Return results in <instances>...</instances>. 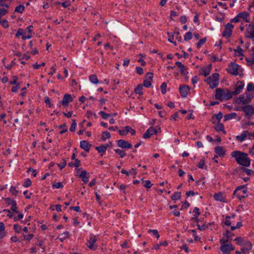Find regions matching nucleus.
Wrapping results in <instances>:
<instances>
[{"label":"nucleus","mask_w":254,"mask_h":254,"mask_svg":"<svg viewBox=\"0 0 254 254\" xmlns=\"http://www.w3.org/2000/svg\"><path fill=\"white\" fill-rule=\"evenodd\" d=\"M232 157H234L237 162L245 167H248L250 165V159L248 157V154L246 153L235 151L232 152Z\"/></svg>","instance_id":"obj_1"},{"label":"nucleus","mask_w":254,"mask_h":254,"mask_svg":"<svg viewBox=\"0 0 254 254\" xmlns=\"http://www.w3.org/2000/svg\"><path fill=\"white\" fill-rule=\"evenodd\" d=\"M219 74L218 73H213L207 78L205 81L209 85L210 88L213 89L218 85Z\"/></svg>","instance_id":"obj_2"},{"label":"nucleus","mask_w":254,"mask_h":254,"mask_svg":"<svg viewBox=\"0 0 254 254\" xmlns=\"http://www.w3.org/2000/svg\"><path fill=\"white\" fill-rule=\"evenodd\" d=\"M247 192V190L246 189L245 186H240L236 189L234 191L233 194L239 200H241L242 198L246 197L245 194H246Z\"/></svg>","instance_id":"obj_3"},{"label":"nucleus","mask_w":254,"mask_h":254,"mask_svg":"<svg viewBox=\"0 0 254 254\" xmlns=\"http://www.w3.org/2000/svg\"><path fill=\"white\" fill-rule=\"evenodd\" d=\"M234 28V26L230 23H228L225 26L224 31L222 33V36L224 37H226V38H229L231 37L232 33V30Z\"/></svg>","instance_id":"obj_4"},{"label":"nucleus","mask_w":254,"mask_h":254,"mask_svg":"<svg viewBox=\"0 0 254 254\" xmlns=\"http://www.w3.org/2000/svg\"><path fill=\"white\" fill-rule=\"evenodd\" d=\"M238 64H234L233 63H231L229 64V66L227 68V71L229 73L231 74L234 75H237L238 74Z\"/></svg>","instance_id":"obj_5"},{"label":"nucleus","mask_w":254,"mask_h":254,"mask_svg":"<svg viewBox=\"0 0 254 254\" xmlns=\"http://www.w3.org/2000/svg\"><path fill=\"white\" fill-rule=\"evenodd\" d=\"M117 145L123 149H129L132 147V145L128 141L124 139H120L117 141Z\"/></svg>","instance_id":"obj_6"},{"label":"nucleus","mask_w":254,"mask_h":254,"mask_svg":"<svg viewBox=\"0 0 254 254\" xmlns=\"http://www.w3.org/2000/svg\"><path fill=\"white\" fill-rule=\"evenodd\" d=\"M241 109L246 115L252 116L254 114V108L251 105H246L242 107Z\"/></svg>","instance_id":"obj_7"},{"label":"nucleus","mask_w":254,"mask_h":254,"mask_svg":"<svg viewBox=\"0 0 254 254\" xmlns=\"http://www.w3.org/2000/svg\"><path fill=\"white\" fill-rule=\"evenodd\" d=\"M72 100L73 99L71 95L66 93L64 94L63 100L60 102V103H61L63 106L66 107L68 106V103L72 102Z\"/></svg>","instance_id":"obj_8"},{"label":"nucleus","mask_w":254,"mask_h":254,"mask_svg":"<svg viewBox=\"0 0 254 254\" xmlns=\"http://www.w3.org/2000/svg\"><path fill=\"white\" fill-rule=\"evenodd\" d=\"M20 36H22V39L23 40L29 39L32 37V35L31 34H29L28 35H26V33L22 28L18 29L15 35V36L17 37H19Z\"/></svg>","instance_id":"obj_9"},{"label":"nucleus","mask_w":254,"mask_h":254,"mask_svg":"<svg viewBox=\"0 0 254 254\" xmlns=\"http://www.w3.org/2000/svg\"><path fill=\"white\" fill-rule=\"evenodd\" d=\"M190 89V87L188 85H181L179 87V92L182 97L183 98L186 97Z\"/></svg>","instance_id":"obj_10"},{"label":"nucleus","mask_w":254,"mask_h":254,"mask_svg":"<svg viewBox=\"0 0 254 254\" xmlns=\"http://www.w3.org/2000/svg\"><path fill=\"white\" fill-rule=\"evenodd\" d=\"M157 132V131L156 129L154 128L153 127H151L146 131L145 133L143 135V137L145 139L149 138L153 134H156Z\"/></svg>","instance_id":"obj_11"},{"label":"nucleus","mask_w":254,"mask_h":254,"mask_svg":"<svg viewBox=\"0 0 254 254\" xmlns=\"http://www.w3.org/2000/svg\"><path fill=\"white\" fill-rule=\"evenodd\" d=\"M252 136V134L248 131V130H245L240 135H237L236 136V139L237 141L242 142L246 139L247 136Z\"/></svg>","instance_id":"obj_12"},{"label":"nucleus","mask_w":254,"mask_h":254,"mask_svg":"<svg viewBox=\"0 0 254 254\" xmlns=\"http://www.w3.org/2000/svg\"><path fill=\"white\" fill-rule=\"evenodd\" d=\"M252 97L245 98L244 95H241L236 102L238 103H242L243 104L246 105L251 102Z\"/></svg>","instance_id":"obj_13"},{"label":"nucleus","mask_w":254,"mask_h":254,"mask_svg":"<svg viewBox=\"0 0 254 254\" xmlns=\"http://www.w3.org/2000/svg\"><path fill=\"white\" fill-rule=\"evenodd\" d=\"M211 69V64H210L205 67L201 68L199 70V74L203 75L204 77H206L210 74Z\"/></svg>","instance_id":"obj_14"},{"label":"nucleus","mask_w":254,"mask_h":254,"mask_svg":"<svg viewBox=\"0 0 254 254\" xmlns=\"http://www.w3.org/2000/svg\"><path fill=\"white\" fill-rule=\"evenodd\" d=\"M175 64L180 68L181 73L183 75L186 76L188 74V71H186V67L181 62H176Z\"/></svg>","instance_id":"obj_15"},{"label":"nucleus","mask_w":254,"mask_h":254,"mask_svg":"<svg viewBox=\"0 0 254 254\" xmlns=\"http://www.w3.org/2000/svg\"><path fill=\"white\" fill-rule=\"evenodd\" d=\"M92 145L86 140H82L80 142V147L85 151L88 152Z\"/></svg>","instance_id":"obj_16"},{"label":"nucleus","mask_w":254,"mask_h":254,"mask_svg":"<svg viewBox=\"0 0 254 254\" xmlns=\"http://www.w3.org/2000/svg\"><path fill=\"white\" fill-rule=\"evenodd\" d=\"M215 152L220 157H223L225 155L226 150L220 146H216L214 148Z\"/></svg>","instance_id":"obj_17"},{"label":"nucleus","mask_w":254,"mask_h":254,"mask_svg":"<svg viewBox=\"0 0 254 254\" xmlns=\"http://www.w3.org/2000/svg\"><path fill=\"white\" fill-rule=\"evenodd\" d=\"M244 86V83L243 81H238L237 86H236L235 90L233 91L234 95H237L239 94L243 90Z\"/></svg>","instance_id":"obj_18"},{"label":"nucleus","mask_w":254,"mask_h":254,"mask_svg":"<svg viewBox=\"0 0 254 254\" xmlns=\"http://www.w3.org/2000/svg\"><path fill=\"white\" fill-rule=\"evenodd\" d=\"M247 36L249 38H254V24H250L247 30Z\"/></svg>","instance_id":"obj_19"},{"label":"nucleus","mask_w":254,"mask_h":254,"mask_svg":"<svg viewBox=\"0 0 254 254\" xmlns=\"http://www.w3.org/2000/svg\"><path fill=\"white\" fill-rule=\"evenodd\" d=\"M79 176L80 178H81L82 181L85 184L88 182V180L90 177L89 173L86 172L85 170L82 171Z\"/></svg>","instance_id":"obj_20"},{"label":"nucleus","mask_w":254,"mask_h":254,"mask_svg":"<svg viewBox=\"0 0 254 254\" xmlns=\"http://www.w3.org/2000/svg\"><path fill=\"white\" fill-rule=\"evenodd\" d=\"M215 98L217 100L222 101L223 100L224 91L221 88H217L215 90Z\"/></svg>","instance_id":"obj_21"},{"label":"nucleus","mask_w":254,"mask_h":254,"mask_svg":"<svg viewBox=\"0 0 254 254\" xmlns=\"http://www.w3.org/2000/svg\"><path fill=\"white\" fill-rule=\"evenodd\" d=\"M238 15H240L239 16L241 21H245L249 22L248 18L249 17V14L247 12H243L238 14Z\"/></svg>","instance_id":"obj_22"},{"label":"nucleus","mask_w":254,"mask_h":254,"mask_svg":"<svg viewBox=\"0 0 254 254\" xmlns=\"http://www.w3.org/2000/svg\"><path fill=\"white\" fill-rule=\"evenodd\" d=\"M109 147V144L102 145L100 146H96L95 149L100 153L103 154ZM102 155V154H101Z\"/></svg>","instance_id":"obj_23"},{"label":"nucleus","mask_w":254,"mask_h":254,"mask_svg":"<svg viewBox=\"0 0 254 254\" xmlns=\"http://www.w3.org/2000/svg\"><path fill=\"white\" fill-rule=\"evenodd\" d=\"M96 241V237L94 236H91L89 239V240L88 241V242L90 244V245L88 247L91 249V250H95L96 247L94 246V244Z\"/></svg>","instance_id":"obj_24"},{"label":"nucleus","mask_w":254,"mask_h":254,"mask_svg":"<svg viewBox=\"0 0 254 254\" xmlns=\"http://www.w3.org/2000/svg\"><path fill=\"white\" fill-rule=\"evenodd\" d=\"M233 95H235L233 94V91H230L228 90H227L226 92L224 91L223 100H229L232 98Z\"/></svg>","instance_id":"obj_25"},{"label":"nucleus","mask_w":254,"mask_h":254,"mask_svg":"<svg viewBox=\"0 0 254 254\" xmlns=\"http://www.w3.org/2000/svg\"><path fill=\"white\" fill-rule=\"evenodd\" d=\"M214 129L217 131H222L224 134H226V132L224 129V126L223 124L218 123V124L214 127Z\"/></svg>","instance_id":"obj_26"},{"label":"nucleus","mask_w":254,"mask_h":254,"mask_svg":"<svg viewBox=\"0 0 254 254\" xmlns=\"http://www.w3.org/2000/svg\"><path fill=\"white\" fill-rule=\"evenodd\" d=\"M5 226L3 222H0V239H2L6 235Z\"/></svg>","instance_id":"obj_27"},{"label":"nucleus","mask_w":254,"mask_h":254,"mask_svg":"<svg viewBox=\"0 0 254 254\" xmlns=\"http://www.w3.org/2000/svg\"><path fill=\"white\" fill-rule=\"evenodd\" d=\"M70 235L68 232H64V233L60 235L58 238L61 242H63L64 240L68 238Z\"/></svg>","instance_id":"obj_28"},{"label":"nucleus","mask_w":254,"mask_h":254,"mask_svg":"<svg viewBox=\"0 0 254 254\" xmlns=\"http://www.w3.org/2000/svg\"><path fill=\"white\" fill-rule=\"evenodd\" d=\"M193 212L195 214L193 215V217H192V219H196V221L198 222V217L200 214V212H199V208L196 207H194Z\"/></svg>","instance_id":"obj_29"},{"label":"nucleus","mask_w":254,"mask_h":254,"mask_svg":"<svg viewBox=\"0 0 254 254\" xmlns=\"http://www.w3.org/2000/svg\"><path fill=\"white\" fill-rule=\"evenodd\" d=\"M237 116V114L235 113H231L229 114L225 115L224 116V120L228 121L234 118H235Z\"/></svg>","instance_id":"obj_30"},{"label":"nucleus","mask_w":254,"mask_h":254,"mask_svg":"<svg viewBox=\"0 0 254 254\" xmlns=\"http://www.w3.org/2000/svg\"><path fill=\"white\" fill-rule=\"evenodd\" d=\"M143 85L141 84H138L134 89V92L136 94H138L139 95H143L142 92Z\"/></svg>","instance_id":"obj_31"},{"label":"nucleus","mask_w":254,"mask_h":254,"mask_svg":"<svg viewBox=\"0 0 254 254\" xmlns=\"http://www.w3.org/2000/svg\"><path fill=\"white\" fill-rule=\"evenodd\" d=\"M220 249L223 253L230 254V253L228 245L221 246Z\"/></svg>","instance_id":"obj_32"},{"label":"nucleus","mask_w":254,"mask_h":254,"mask_svg":"<svg viewBox=\"0 0 254 254\" xmlns=\"http://www.w3.org/2000/svg\"><path fill=\"white\" fill-rule=\"evenodd\" d=\"M181 192H174V194L171 196V199L173 200H177L181 198Z\"/></svg>","instance_id":"obj_33"},{"label":"nucleus","mask_w":254,"mask_h":254,"mask_svg":"<svg viewBox=\"0 0 254 254\" xmlns=\"http://www.w3.org/2000/svg\"><path fill=\"white\" fill-rule=\"evenodd\" d=\"M243 246L247 251H250L252 248V243L248 241H245Z\"/></svg>","instance_id":"obj_34"},{"label":"nucleus","mask_w":254,"mask_h":254,"mask_svg":"<svg viewBox=\"0 0 254 254\" xmlns=\"http://www.w3.org/2000/svg\"><path fill=\"white\" fill-rule=\"evenodd\" d=\"M89 80L92 83L94 84H97L99 82L97 76L95 74L90 75L89 77Z\"/></svg>","instance_id":"obj_35"},{"label":"nucleus","mask_w":254,"mask_h":254,"mask_svg":"<svg viewBox=\"0 0 254 254\" xmlns=\"http://www.w3.org/2000/svg\"><path fill=\"white\" fill-rule=\"evenodd\" d=\"M214 198L217 201H223V197L222 194L220 192L218 193H215L214 195Z\"/></svg>","instance_id":"obj_36"},{"label":"nucleus","mask_w":254,"mask_h":254,"mask_svg":"<svg viewBox=\"0 0 254 254\" xmlns=\"http://www.w3.org/2000/svg\"><path fill=\"white\" fill-rule=\"evenodd\" d=\"M24 6L22 4H19L16 7L15 12L21 13L24 10Z\"/></svg>","instance_id":"obj_37"},{"label":"nucleus","mask_w":254,"mask_h":254,"mask_svg":"<svg viewBox=\"0 0 254 254\" xmlns=\"http://www.w3.org/2000/svg\"><path fill=\"white\" fill-rule=\"evenodd\" d=\"M110 133L108 131H104L102 133L101 139L102 140H105L107 138H110Z\"/></svg>","instance_id":"obj_38"},{"label":"nucleus","mask_w":254,"mask_h":254,"mask_svg":"<svg viewBox=\"0 0 254 254\" xmlns=\"http://www.w3.org/2000/svg\"><path fill=\"white\" fill-rule=\"evenodd\" d=\"M115 151L116 153L119 154V155H120V157L121 158H123L126 155V153L124 150L116 149H115Z\"/></svg>","instance_id":"obj_39"},{"label":"nucleus","mask_w":254,"mask_h":254,"mask_svg":"<svg viewBox=\"0 0 254 254\" xmlns=\"http://www.w3.org/2000/svg\"><path fill=\"white\" fill-rule=\"evenodd\" d=\"M224 235L226 236V237L228 239V240L232 241V237L234 236V234L232 232H231L228 230H227L226 231V234H224Z\"/></svg>","instance_id":"obj_40"},{"label":"nucleus","mask_w":254,"mask_h":254,"mask_svg":"<svg viewBox=\"0 0 254 254\" xmlns=\"http://www.w3.org/2000/svg\"><path fill=\"white\" fill-rule=\"evenodd\" d=\"M99 115H101V116L102 117V118L104 119H108L109 117H112V114H107V113H106L105 112H104V111H100L99 113Z\"/></svg>","instance_id":"obj_41"},{"label":"nucleus","mask_w":254,"mask_h":254,"mask_svg":"<svg viewBox=\"0 0 254 254\" xmlns=\"http://www.w3.org/2000/svg\"><path fill=\"white\" fill-rule=\"evenodd\" d=\"M206 38H204L199 40L196 44L197 48H200L206 42Z\"/></svg>","instance_id":"obj_42"},{"label":"nucleus","mask_w":254,"mask_h":254,"mask_svg":"<svg viewBox=\"0 0 254 254\" xmlns=\"http://www.w3.org/2000/svg\"><path fill=\"white\" fill-rule=\"evenodd\" d=\"M234 241H236L237 244L240 246L243 245L245 241H244L243 239L240 237H237L234 239Z\"/></svg>","instance_id":"obj_43"},{"label":"nucleus","mask_w":254,"mask_h":254,"mask_svg":"<svg viewBox=\"0 0 254 254\" xmlns=\"http://www.w3.org/2000/svg\"><path fill=\"white\" fill-rule=\"evenodd\" d=\"M192 38V33L191 32L189 31L186 33L184 36V40L186 41H187Z\"/></svg>","instance_id":"obj_44"},{"label":"nucleus","mask_w":254,"mask_h":254,"mask_svg":"<svg viewBox=\"0 0 254 254\" xmlns=\"http://www.w3.org/2000/svg\"><path fill=\"white\" fill-rule=\"evenodd\" d=\"M125 128L127 129V133L130 132L132 135H134L135 134V130L134 129H132L129 126H126Z\"/></svg>","instance_id":"obj_45"},{"label":"nucleus","mask_w":254,"mask_h":254,"mask_svg":"<svg viewBox=\"0 0 254 254\" xmlns=\"http://www.w3.org/2000/svg\"><path fill=\"white\" fill-rule=\"evenodd\" d=\"M31 181L30 179H26L23 183V186L25 188H28L31 185Z\"/></svg>","instance_id":"obj_46"},{"label":"nucleus","mask_w":254,"mask_h":254,"mask_svg":"<svg viewBox=\"0 0 254 254\" xmlns=\"http://www.w3.org/2000/svg\"><path fill=\"white\" fill-rule=\"evenodd\" d=\"M160 88L162 93L165 94L166 93L167 84L165 82L162 83Z\"/></svg>","instance_id":"obj_47"},{"label":"nucleus","mask_w":254,"mask_h":254,"mask_svg":"<svg viewBox=\"0 0 254 254\" xmlns=\"http://www.w3.org/2000/svg\"><path fill=\"white\" fill-rule=\"evenodd\" d=\"M148 233H152V235L155 236H156V237L157 238V239H158L159 237H160V235L158 234V231L157 230L149 229L148 231Z\"/></svg>","instance_id":"obj_48"},{"label":"nucleus","mask_w":254,"mask_h":254,"mask_svg":"<svg viewBox=\"0 0 254 254\" xmlns=\"http://www.w3.org/2000/svg\"><path fill=\"white\" fill-rule=\"evenodd\" d=\"M230 242L231 241L228 240L227 238L226 239L222 238L220 239L219 241L221 246L228 245L227 243Z\"/></svg>","instance_id":"obj_49"},{"label":"nucleus","mask_w":254,"mask_h":254,"mask_svg":"<svg viewBox=\"0 0 254 254\" xmlns=\"http://www.w3.org/2000/svg\"><path fill=\"white\" fill-rule=\"evenodd\" d=\"M59 128H61L62 130L60 132V134H63L67 131V129L66 128L65 124H64L63 125H61L59 126Z\"/></svg>","instance_id":"obj_50"},{"label":"nucleus","mask_w":254,"mask_h":254,"mask_svg":"<svg viewBox=\"0 0 254 254\" xmlns=\"http://www.w3.org/2000/svg\"><path fill=\"white\" fill-rule=\"evenodd\" d=\"M13 229L16 233H20L22 230L21 227L17 224H15L13 225Z\"/></svg>","instance_id":"obj_51"},{"label":"nucleus","mask_w":254,"mask_h":254,"mask_svg":"<svg viewBox=\"0 0 254 254\" xmlns=\"http://www.w3.org/2000/svg\"><path fill=\"white\" fill-rule=\"evenodd\" d=\"M52 186L54 188L56 189L63 188L64 187V185L62 184L61 182L54 183L53 184Z\"/></svg>","instance_id":"obj_52"},{"label":"nucleus","mask_w":254,"mask_h":254,"mask_svg":"<svg viewBox=\"0 0 254 254\" xmlns=\"http://www.w3.org/2000/svg\"><path fill=\"white\" fill-rule=\"evenodd\" d=\"M8 12V10L5 8H1L0 7V19Z\"/></svg>","instance_id":"obj_53"},{"label":"nucleus","mask_w":254,"mask_h":254,"mask_svg":"<svg viewBox=\"0 0 254 254\" xmlns=\"http://www.w3.org/2000/svg\"><path fill=\"white\" fill-rule=\"evenodd\" d=\"M76 126V123L75 120H72V125L69 128V130L71 132H73L75 130Z\"/></svg>","instance_id":"obj_54"},{"label":"nucleus","mask_w":254,"mask_h":254,"mask_svg":"<svg viewBox=\"0 0 254 254\" xmlns=\"http://www.w3.org/2000/svg\"><path fill=\"white\" fill-rule=\"evenodd\" d=\"M17 209L16 202L14 204L13 203V205L11 206V210L16 213H18L19 211L17 210Z\"/></svg>","instance_id":"obj_55"},{"label":"nucleus","mask_w":254,"mask_h":254,"mask_svg":"<svg viewBox=\"0 0 254 254\" xmlns=\"http://www.w3.org/2000/svg\"><path fill=\"white\" fill-rule=\"evenodd\" d=\"M5 201L7 205L11 206L13 205V203L14 204L15 202H16L15 201L12 200L9 198H6L5 199Z\"/></svg>","instance_id":"obj_56"},{"label":"nucleus","mask_w":254,"mask_h":254,"mask_svg":"<svg viewBox=\"0 0 254 254\" xmlns=\"http://www.w3.org/2000/svg\"><path fill=\"white\" fill-rule=\"evenodd\" d=\"M143 86L148 88L151 86V81L148 80L147 79H145L143 81Z\"/></svg>","instance_id":"obj_57"},{"label":"nucleus","mask_w":254,"mask_h":254,"mask_svg":"<svg viewBox=\"0 0 254 254\" xmlns=\"http://www.w3.org/2000/svg\"><path fill=\"white\" fill-rule=\"evenodd\" d=\"M10 192L13 195H16L18 193V190H16L15 187H11V188L9 189Z\"/></svg>","instance_id":"obj_58"},{"label":"nucleus","mask_w":254,"mask_h":254,"mask_svg":"<svg viewBox=\"0 0 254 254\" xmlns=\"http://www.w3.org/2000/svg\"><path fill=\"white\" fill-rule=\"evenodd\" d=\"M247 90L248 92L254 91V85L252 83H249L247 86Z\"/></svg>","instance_id":"obj_59"},{"label":"nucleus","mask_w":254,"mask_h":254,"mask_svg":"<svg viewBox=\"0 0 254 254\" xmlns=\"http://www.w3.org/2000/svg\"><path fill=\"white\" fill-rule=\"evenodd\" d=\"M205 164V160L204 159H201L200 161L198 162L197 166L200 169L203 168L204 165Z\"/></svg>","instance_id":"obj_60"},{"label":"nucleus","mask_w":254,"mask_h":254,"mask_svg":"<svg viewBox=\"0 0 254 254\" xmlns=\"http://www.w3.org/2000/svg\"><path fill=\"white\" fill-rule=\"evenodd\" d=\"M66 165V160L65 159L63 160V162L61 163L57 164V165L60 167L61 169H63Z\"/></svg>","instance_id":"obj_61"},{"label":"nucleus","mask_w":254,"mask_h":254,"mask_svg":"<svg viewBox=\"0 0 254 254\" xmlns=\"http://www.w3.org/2000/svg\"><path fill=\"white\" fill-rule=\"evenodd\" d=\"M57 4H61L64 7H67L70 5V2L69 1H66L64 2H57Z\"/></svg>","instance_id":"obj_62"},{"label":"nucleus","mask_w":254,"mask_h":254,"mask_svg":"<svg viewBox=\"0 0 254 254\" xmlns=\"http://www.w3.org/2000/svg\"><path fill=\"white\" fill-rule=\"evenodd\" d=\"M2 25L4 28H6L8 27V22L6 20H0V25Z\"/></svg>","instance_id":"obj_63"},{"label":"nucleus","mask_w":254,"mask_h":254,"mask_svg":"<svg viewBox=\"0 0 254 254\" xmlns=\"http://www.w3.org/2000/svg\"><path fill=\"white\" fill-rule=\"evenodd\" d=\"M18 214V216H15L13 218V220L15 222H16L23 218V215L22 213H20L19 212Z\"/></svg>","instance_id":"obj_64"}]
</instances>
